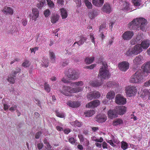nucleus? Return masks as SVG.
I'll return each mask as SVG.
<instances>
[{
    "label": "nucleus",
    "mask_w": 150,
    "mask_h": 150,
    "mask_svg": "<svg viewBox=\"0 0 150 150\" xmlns=\"http://www.w3.org/2000/svg\"><path fill=\"white\" fill-rule=\"evenodd\" d=\"M76 4H77V6L80 7L81 5V0H75Z\"/></svg>",
    "instance_id": "052dcab7"
},
{
    "label": "nucleus",
    "mask_w": 150,
    "mask_h": 150,
    "mask_svg": "<svg viewBox=\"0 0 150 150\" xmlns=\"http://www.w3.org/2000/svg\"><path fill=\"white\" fill-rule=\"evenodd\" d=\"M125 93L127 97H131L134 95L137 91L136 87L133 86H129L125 88Z\"/></svg>",
    "instance_id": "0eeeda50"
},
{
    "label": "nucleus",
    "mask_w": 150,
    "mask_h": 150,
    "mask_svg": "<svg viewBox=\"0 0 150 150\" xmlns=\"http://www.w3.org/2000/svg\"><path fill=\"white\" fill-rule=\"evenodd\" d=\"M32 15L31 17V19L32 20L35 21L37 20V19L39 17V12L38 9L36 8H33L32 9Z\"/></svg>",
    "instance_id": "ddd939ff"
},
{
    "label": "nucleus",
    "mask_w": 150,
    "mask_h": 150,
    "mask_svg": "<svg viewBox=\"0 0 150 150\" xmlns=\"http://www.w3.org/2000/svg\"><path fill=\"white\" fill-rule=\"evenodd\" d=\"M106 115L103 114H99L97 115L96 121L98 122H105L107 120Z\"/></svg>",
    "instance_id": "2eb2a0df"
},
{
    "label": "nucleus",
    "mask_w": 150,
    "mask_h": 150,
    "mask_svg": "<svg viewBox=\"0 0 150 150\" xmlns=\"http://www.w3.org/2000/svg\"><path fill=\"white\" fill-rule=\"evenodd\" d=\"M143 71L144 73H150V62H147L143 64Z\"/></svg>",
    "instance_id": "a211bd4d"
},
{
    "label": "nucleus",
    "mask_w": 150,
    "mask_h": 150,
    "mask_svg": "<svg viewBox=\"0 0 150 150\" xmlns=\"http://www.w3.org/2000/svg\"><path fill=\"white\" fill-rule=\"evenodd\" d=\"M118 67L120 70L125 71L129 68V64L126 61H123L119 64Z\"/></svg>",
    "instance_id": "9d476101"
},
{
    "label": "nucleus",
    "mask_w": 150,
    "mask_h": 150,
    "mask_svg": "<svg viewBox=\"0 0 150 150\" xmlns=\"http://www.w3.org/2000/svg\"><path fill=\"white\" fill-rule=\"evenodd\" d=\"M87 40V38L84 37L83 36H81L80 40L78 41L75 42L72 46H74L76 44H77L79 46H80L81 45L83 44Z\"/></svg>",
    "instance_id": "4be33fe9"
},
{
    "label": "nucleus",
    "mask_w": 150,
    "mask_h": 150,
    "mask_svg": "<svg viewBox=\"0 0 150 150\" xmlns=\"http://www.w3.org/2000/svg\"><path fill=\"white\" fill-rule=\"evenodd\" d=\"M143 51L142 46L139 44L135 45L133 47L129 49L126 52V55L128 56L137 55L141 52Z\"/></svg>",
    "instance_id": "39448f33"
},
{
    "label": "nucleus",
    "mask_w": 150,
    "mask_h": 150,
    "mask_svg": "<svg viewBox=\"0 0 150 150\" xmlns=\"http://www.w3.org/2000/svg\"><path fill=\"white\" fill-rule=\"evenodd\" d=\"M102 10L106 13H109L111 11V8L110 4H105L102 8Z\"/></svg>",
    "instance_id": "f3484780"
},
{
    "label": "nucleus",
    "mask_w": 150,
    "mask_h": 150,
    "mask_svg": "<svg viewBox=\"0 0 150 150\" xmlns=\"http://www.w3.org/2000/svg\"><path fill=\"white\" fill-rule=\"evenodd\" d=\"M67 104L69 106L73 108L79 107L80 105V103L76 101L69 102Z\"/></svg>",
    "instance_id": "393cba45"
},
{
    "label": "nucleus",
    "mask_w": 150,
    "mask_h": 150,
    "mask_svg": "<svg viewBox=\"0 0 150 150\" xmlns=\"http://www.w3.org/2000/svg\"><path fill=\"white\" fill-rule=\"evenodd\" d=\"M115 95V93L113 91H110L106 95V98L112 100L114 98Z\"/></svg>",
    "instance_id": "bb28decb"
},
{
    "label": "nucleus",
    "mask_w": 150,
    "mask_h": 150,
    "mask_svg": "<svg viewBox=\"0 0 150 150\" xmlns=\"http://www.w3.org/2000/svg\"><path fill=\"white\" fill-rule=\"evenodd\" d=\"M87 98L89 100H91L95 98L93 93V92L88 93L87 95Z\"/></svg>",
    "instance_id": "a19ab883"
},
{
    "label": "nucleus",
    "mask_w": 150,
    "mask_h": 150,
    "mask_svg": "<svg viewBox=\"0 0 150 150\" xmlns=\"http://www.w3.org/2000/svg\"><path fill=\"white\" fill-rule=\"evenodd\" d=\"M30 65V63L28 60H25L22 64V66L25 67H28Z\"/></svg>",
    "instance_id": "58836bf2"
},
{
    "label": "nucleus",
    "mask_w": 150,
    "mask_h": 150,
    "mask_svg": "<svg viewBox=\"0 0 150 150\" xmlns=\"http://www.w3.org/2000/svg\"><path fill=\"white\" fill-rule=\"evenodd\" d=\"M7 80L10 83L12 84H14L15 83V80L14 78L11 76H9L8 77V78L7 79Z\"/></svg>",
    "instance_id": "37998d69"
},
{
    "label": "nucleus",
    "mask_w": 150,
    "mask_h": 150,
    "mask_svg": "<svg viewBox=\"0 0 150 150\" xmlns=\"http://www.w3.org/2000/svg\"><path fill=\"white\" fill-rule=\"evenodd\" d=\"M95 113V111L93 110L86 111L84 112V115L85 116L87 117H90L93 115Z\"/></svg>",
    "instance_id": "7c9ffc66"
},
{
    "label": "nucleus",
    "mask_w": 150,
    "mask_h": 150,
    "mask_svg": "<svg viewBox=\"0 0 150 150\" xmlns=\"http://www.w3.org/2000/svg\"><path fill=\"white\" fill-rule=\"evenodd\" d=\"M143 60V57L141 55L137 56L133 60V63L134 65L137 66L142 64Z\"/></svg>",
    "instance_id": "4468645a"
},
{
    "label": "nucleus",
    "mask_w": 150,
    "mask_h": 150,
    "mask_svg": "<svg viewBox=\"0 0 150 150\" xmlns=\"http://www.w3.org/2000/svg\"><path fill=\"white\" fill-rule=\"evenodd\" d=\"M98 15L97 12L95 10L90 11L88 13V16L91 19H94Z\"/></svg>",
    "instance_id": "5701e85b"
},
{
    "label": "nucleus",
    "mask_w": 150,
    "mask_h": 150,
    "mask_svg": "<svg viewBox=\"0 0 150 150\" xmlns=\"http://www.w3.org/2000/svg\"><path fill=\"white\" fill-rule=\"evenodd\" d=\"M102 64V66L99 70L98 75V78L101 81L109 79L111 75L109 71L108 70V66L106 62H103Z\"/></svg>",
    "instance_id": "f03ea898"
},
{
    "label": "nucleus",
    "mask_w": 150,
    "mask_h": 150,
    "mask_svg": "<svg viewBox=\"0 0 150 150\" xmlns=\"http://www.w3.org/2000/svg\"><path fill=\"white\" fill-rule=\"evenodd\" d=\"M83 90L82 88L79 87L72 88L70 86H64L62 90H60V92L67 96H70V93H75L81 92Z\"/></svg>",
    "instance_id": "7ed1b4c3"
},
{
    "label": "nucleus",
    "mask_w": 150,
    "mask_h": 150,
    "mask_svg": "<svg viewBox=\"0 0 150 150\" xmlns=\"http://www.w3.org/2000/svg\"><path fill=\"white\" fill-rule=\"evenodd\" d=\"M107 28H106V26L105 24H103L101 25L99 28V31H103L105 30H106Z\"/></svg>",
    "instance_id": "de8ad7c7"
},
{
    "label": "nucleus",
    "mask_w": 150,
    "mask_h": 150,
    "mask_svg": "<svg viewBox=\"0 0 150 150\" xmlns=\"http://www.w3.org/2000/svg\"><path fill=\"white\" fill-rule=\"evenodd\" d=\"M134 5L136 6H139L140 5V0H132Z\"/></svg>",
    "instance_id": "a18cd8bd"
},
{
    "label": "nucleus",
    "mask_w": 150,
    "mask_h": 150,
    "mask_svg": "<svg viewBox=\"0 0 150 150\" xmlns=\"http://www.w3.org/2000/svg\"><path fill=\"white\" fill-rule=\"evenodd\" d=\"M144 86L145 87H148L150 86V79L144 83Z\"/></svg>",
    "instance_id": "774afa93"
},
{
    "label": "nucleus",
    "mask_w": 150,
    "mask_h": 150,
    "mask_svg": "<svg viewBox=\"0 0 150 150\" xmlns=\"http://www.w3.org/2000/svg\"><path fill=\"white\" fill-rule=\"evenodd\" d=\"M103 3L104 0H92V3L96 6H101Z\"/></svg>",
    "instance_id": "b1692460"
},
{
    "label": "nucleus",
    "mask_w": 150,
    "mask_h": 150,
    "mask_svg": "<svg viewBox=\"0 0 150 150\" xmlns=\"http://www.w3.org/2000/svg\"><path fill=\"white\" fill-rule=\"evenodd\" d=\"M35 102L36 103V104L41 108V102L37 98H35Z\"/></svg>",
    "instance_id": "8fccbe9b"
},
{
    "label": "nucleus",
    "mask_w": 150,
    "mask_h": 150,
    "mask_svg": "<svg viewBox=\"0 0 150 150\" xmlns=\"http://www.w3.org/2000/svg\"><path fill=\"white\" fill-rule=\"evenodd\" d=\"M90 38L91 39L92 42L93 43L95 44V38L93 36V35L92 33H90Z\"/></svg>",
    "instance_id": "13d9d810"
},
{
    "label": "nucleus",
    "mask_w": 150,
    "mask_h": 150,
    "mask_svg": "<svg viewBox=\"0 0 150 150\" xmlns=\"http://www.w3.org/2000/svg\"><path fill=\"white\" fill-rule=\"evenodd\" d=\"M69 142L71 144H73L75 143V140L74 138L71 137L69 139Z\"/></svg>",
    "instance_id": "338daca9"
},
{
    "label": "nucleus",
    "mask_w": 150,
    "mask_h": 150,
    "mask_svg": "<svg viewBox=\"0 0 150 150\" xmlns=\"http://www.w3.org/2000/svg\"><path fill=\"white\" fill-rule=\"evenodd\" d=\"M128 147L127 143L126 142L122 141L121 143V147L123 150L126 149Z\"/></svg>",
    "instance_id": "ea45409f"
},
{
    "label": "nucleus",
    "mask_w": 150,
    "mask_h": 150,
    "mask_svg": "<svg viewBox=\"0 0 150 150\" xmlns=\"http://www.w3.org/2000/svg\"><path fill=\"white\" fill-rule=\"evenodd\" d=\"M61 12V15L63 19H65L68 16L67 11L66 9L64 8H61L60 10Z\"/></svg>",
    "instance_id": "a878e982"
},
{
    "label": "nucleus",
    "mask_w": 150,
    "mask_h": 150,
    "mask_svg": "<svg viewBox=\"0 0 150 150\" xmlns=\"http://www.w3.org/2000/svg\"><path fill=\"white\" fill-rule=\"evenodd\" d=\"M21 69L19 68H17L16 69V71H13L12 73V74L13 76L15 77L16 74L19 73L21 71Z\"/></svg>",
    "instance_id": "c03bdc74"
},
{
    "label": "nucleus",
    "mask_w": 150,
    "mask_h": 150,
    "mask_svg": "<svg viewBox=\"0 0 150 150\" xmlns=\"http://www.w3.org/2000/svg\"><path fill=\"white\" fill-rule=\"evenodd\" d=\"M17 106L16 105H14L10 107L9 109V110L11 112H13L16 110Z\"/></svg>",
    "instance_id": "5fc2aeb1"
},
{
    "label": "nucleus",
    "mask_w": 150,
    "mask_h": 150,
    "mask_svg": "<svg viewBox=\"0 0 150 150\" xmlns=\"http://www.w3.org/2000/svg\"><path fill=\"white\" fill-rule=\"evenodd\" d=\"M45 63L44 62H43V63L42 64V65L45 67H47L48 66L49 63L47 60H46L45 61Z\"/></svg>",
    "instance_id": "bf43d9fd"
},
{
    "label": "nucleus",
    "mask_w": 150,
    "mask_h": 150,
    "mask_svg": "<svg viewBox=\"0 0 150 150\" xmlns=\"http://www.w3.org/2000/svg\"><path fill=\"white\" fill-rule=\"evenodd\" d=\"M56 115L60 118H63L65 117V114L64 113L61 112H59L58 110H56L55 111Z\"/></svg>",
    "instance_id": "473e14b6"
},
{
    "label": "nucleus",
    "mask_w": 150,
    "mask_h": 150,
    "mask_svg": "<svg viewBox=\"0 0 150 150\" xmlns=\"http://www.w3.org/2000/svg\"><path fill=\"white\" fill-rule=\"evenodd\" d=\"M146 21L144 18H137L129 22L128 24V26L131 29H137L144 31L145 30Z\"/></svg>",
    "instance_id": "f257e3e1"
},
{
    "label": "nucleus",
    "mask_w": 150,
    "mask_h": 150,
    "mask_svg": "<svg viewBox=\"0 0 150 150\" xmlns=\"http://www.w3.org/2000/svg\"><path fill=\"white\" fill-rule=\"evenodd\" d=\"M71 124L74 125L75 127H80L82 124L81 122H71Z\"/></svg>",
    "instance_id": "09e8293b"
},
{
    "label": "nucleus",
    "mask_w": 150,
    "mask_h": 150,
    "mask_svg": "<svg viewBox=\"0 0 150 150\" xmlns=\"http://www.w3.org/2000/svg\"><path fill=\"white\" fill-rule=\"evenodd\" d=\"M142 38V37L140 35L138 34L137 36L136 40L137 42H139Z\"/></svg>",
    "instance_id": "4d7b16f0"
},
{
    "label": "nucleus",
    "mask_w": 150,
    "mask_h": 150,
    "mask_svg": "<svg viewBox=\"0 0 150 150\" xmlns=\"http://www.w3.org/2000/svg\"><path fill=\"white\" fill-rule=\"evenodd\" d=\"M42 134V132H37L35 134V138L36 139H39Z\"/></svg>",
    "instance_id": "680f3d73"
},
{
    "label": "nucleus",
    "mask_w": 150,
    "mask_h": 150,
    "mask_svg": "<svg viewBox=\"0 0 150 150\" xmlns=\"http://www.w3.org/2000/svg\"><path fill=\"white\" fill-rule=\"evenodd\" d=\"M38 50V47H35L34 48H31L30 49V50H31V53L34 52L35 53V52L36 51Z\"/></svg>",
    "instance_id": "864d4df0"
},
{
    "label": "nucleus",
    "mask_w": 150,
    "mask_h": 150,
    "mask_svg": "<svg viewBox=\"0 0 150 150\" xmlns=\"http://www.w3.org/2000/svg\"><path fill=\"white\" fill-rule=\"evenodd\" d=\"M103 83L102 81H95L92 82L91 83V85L94 87H99Z\"/></svg>",
    "instance_id": "c756f323"
},
{
    "label": "nucleus",
    "mask_w": 150,
    "mask_h": 150,
    "mask_svg": "<svg viewBox=\"0 0 150 150\" xmlns=\"http://www.w3.org/2000/svg\"><path fill=\"white\" fill-rule=\"evenodd\" d=\"M44 14L45 17H47L50 15V11L49 9H47L44 11Z\"/></svg>",
    "instance_id": "49530a36"
},
{
    "label": "nucleus",
    "mask_w": 150,
    "mask_h": 150,
    "mask_svg": "<svg viewBox=\"0 0 150 150\" xmlns=\"http://www.w3.org/2000/svg\"><path fill=\"white\" fill-rule=\"evenodd\" d=\"M115 109L117 115H123L127 111V107L125 106H117Z\"/></svg>",
    "instance_id": "f8f14e48"
},
{
    "label": "nucleus",
    "mask_w": 150,
    "mask_h": 150,
    "mask_svg": "<svg viewBox=\"0 0 150 150\" xmlns=\"http://www.w3.org/2000/svg\"><path fill=\"white\" fill-rule=\"evenodd\" d=\"M96 64H91L89 66H87L85 67L87 69H93L94 67H96Z\"/></svg>",
    "instance_id": "6e6d98bb"
},
{
    "label": "nucleus",
    "mask_w": 150,
    "mask_h": 150,
    "mask_svg": "<svg viewBox=\"0 0 150 150\" xmlns=\"http://www.w3.org/2000/svg\"><path fill=\"white\" fill-rule=\"evenodd\" d=\"M95 58L92 57H86L85 59V62L87 64H89L92 63L94 60Z\"/></svg>",
    "instance_id": "2f4dec72"
},
{
    "label": "nucleus",
    "mask_w": 150,
    "mask_h": 150,
    "mask_svg": "<svg viewBox=\"0 0 150 150\" xmlns=\"http://www.w3.org/2000/svg\"><path fill=\"white\" fill-rule=\"evenodd\" d=\"M59 18V16L57 14H53L50 18L51 21L53 24L56 23Z\"/></svg>",
    "instance_id": "412c9836"
},
{
    "label": "nucleus",
    "mask_w": 150,
    "mask_h": 150,
    "mask_svg": "<svg viewBox=\"0 0 150 150\" xmlns=\"http://www.w3.org/2000/svg\"><path fill=\"white\" fill-rule=\"evenodd\" d=\"M134 35V33L133 31H127L123 33L122 37L125 40H129L131 39Z\"/></svg>",
    "instance_id": "1a4fd4ad"
},
{
    "label": "nucleus",
    "mask_w": 150,
    "mask_h": 150,
    "mask_svg": "<svg viewBox=\"0 0 150 150\" xmlns=\"http://www.w3.org/2000/svg\"><path fill=\"white\" fill-rule=\"evenodd\" d=\"M44 88L45 90L48 93L50 92V88L48 82H45L44 84Z\"/></svg>",
    "instance_id": "e433bc0d"
},
{
    "label": "nucleus",
    "mask_w": 150,
    "mask_h": 150,
    "mask_svg": "<svg viewBox=\"0 0 150 150\" xmlns=\"http://www.w3.org/2000/svg\"><path fill=\"white\" fill-rule=\"evenodd\" d=\"M84 2L87 8L89 9L92 8V6L91 3L88 0H84Z\"/></svg>",
    "instance_id": "f704fd0d"
},
{
    "label": "nucleus",
    "mask_w": 150,
    "mask_h": 150,
    "mask_svg": "<svg viewBox=\"0 0 150 150\" xmlns=\"http://www.w3.org/2000/svg\"><path fill=\"white\" fill-rule=\"evenodd\" d=\"M49 57L51 59L52 63H54L55 62V56L54 53L51 50L49 51Z\"/></svg>",
    "instance_id": "c85d7f7f"
},
{
    "label": "nucleus",
    "mask_w": 150,
    "mask_h": 150,
    "mask_svg": "<svg viewBox=\"0 0 150 150\" xmlns=\"http://www.w3.org/2000/svg\"><path fill=\"white\" fill-rule=\"evenodd\" d=\"M93 93L95 98H98L100 96V94L99 92L95 91L93 92Z\"/></svg>",
    "instance_id": "79ce46f5"
},
{
    "label": "nucleus",
    "mask_w": 150,
    "mask_h": 150,
    "mask_svg": "<svg viewBox=\"0 0 150 150\" xmlns=\"http://www.w3.org/2000/svg\"><path fill=\"white\" fill-rule=\"evenodd\" d=\"M65 51L66 52V54H71V50L69 48H66L65 49Z\"/></svg>",
    "instance_id": "e2e57ef3"
},
{
    "label": "nucleus",
    "mask_w": 150,
    "mask_h": 150,
    "mask_svg": "<svg viewBox=\"0 0 150 150\" xmlns=\"http://www.w3.org/2000/svg\"><path fill=\"white\" fill-rule=\"evenodd\" d=\"M114 85V82L112 81H109L107 84V86L108 87H113Z\"/></svg>",
    "instance_id": "603ef678"
},
{
    "label": "nucleus",
    "mask_w": 150,
    "mask_h": 150,
    "mask_svg": "<svg viewBox=\"0 0 150 150\" xmlns=\"http://www.w3.org/2000/svg\"><path fill=\"white\" fill-rule=\"evenodd\" d=\"M126 100V99L123 96L120 94L117 95L115 98V103L119 105L125 104L127 102Z\"/></svg>",
    "instance_id": "6e6552de"
},
{
    "label": "nucleus",
    "mask_w": 150,
    "mask_h": 150,
    "mask_svg": "<svg viewBox=\"0 0 150 150\" xmlns=\"http://www.w3.org/2000/svg\"><path fill=\"white\" fill-rule=\"evenodd\" d=\"M100 103V101L98 100H96L91 101L87 104L86 107L89 108H94L97 107Z\"/></svg>",
    "instance_id": "9b49d317"
},
{
    "label": "nucleus",
    "mask_w": 150,
    "mask_h": 150,
    "mask_svg": "<svg viewBox=\"0 0 150 150\" xmlns=\"http://www.w3.org/2000/svg\"><path fill=\"white\" fill-rule=\"evenodd\" d=\"M65 74L69 80H71L78 79L80 74L79 71L72 69H69L65 72Z\"/></svg>",
    "instance_id": "423d86ee"
},
{
    "label": "nucleus",
    "mask_w": 150,
    "mask_h": 150,
    "mask_svg": "<svg viewBox=\"0 0 150 150\" xmlns=\"http://www.w3.org/2000/svg\"><path fill=\"white\" fill-rule=\"evenodd\" d=\"M39 3L37 4V6L39 9H41L46 4L45 0H38Z\"/></svg>",
    "instance_id": "cd10ccee"
},
{
    "label": "nucleus",
    "mask_w": 150,
    "mask_h": 150,
    "mask_svg": "<svg viewBox=\"0 0 150 150\" xmlns=\"http://www.w3.org/2000/svg\"><path fill=\"white\" fill-rule=\"evenodd\" d=\"M22 24L24 26H25L27 23V21L26 19H23Z\"/></svg>",
    "instance_id": "69168bd1"
},
{
    "label": "nucleus",
    "mask_w": 150,
    "mask_h": 150,
    "mask_svg": "<svg viewBox=\"0 0 150 150\" xmlns=\"http://www.w3.org/2000/svg\"><path fill=\"white\" fill-rule=\"evenodd\" d=\"M142 47V49H146L150 45V41L149 40H143L141 43V44H140Z\"/></svg>",
    "instance_id": "6ab92c4d"
},
{
    "label": "nucleus",
    "mask_w": 150,
    "mask_h": 150,
    "mask_svg": "<svg viewBox=\"0 0 150 150\" xmlns=\"http://www.w3.org/2000/svg\"><path fill=\"white\" fill-rule=\"evenodd\" d=\"M83 84V82L82 81H78L72 83H71V86H74L76 85L77 86H82Z\"/></svg>",
    "instance_id": "72a5a7b5"
},
{
    "label": "nucleus",
    "mask_w": 150,
    "mask_h": 150,
    "mask_svg": "<svg viewBox=\"0 0 150 150\" xmlns=\"http://www.w3.org/2000/svg\"><path fill=\"white\" fill-rule=\"evenodd\" d=\"M130 42L131 44L134 45L137 43V42L135 39H133L130 41Z\"/></svg>",
    "instance_id": "0e129e2a"
},
{
    "label": "nucleus",
    "mask_w": 150,
    "mask_h": 150,
    "mask_svg": "<svg viewBox=\"0 0 150 150\" xmlns=\"http://www.w3.org/2000/svg\"><path fill=\"white\" fill-rule=\"evenodd\" d=\"M2 11L6 14H9L11 15H12L13 13V9L9 7H5L2 10Z\"/></svg>",
    "instance_id": "aec40b11"
},
{
    "label": "nucleus",
    "mask_w": 150,
    "mask_h": 150,
    "mask_svg": "<svg viewBox=\"0 0 150 150\" xmlns=\"http://www.w3.org/2000/svg\"><path fill=\"white\" fill-rule=\"evenodd\" d=\"M144 73L141 69L138 70L131 77L130 82L132 83H138L143 81Z\"/></svg>",
    "instance_id": "20e7f679"
},
{
    "label": "nucleus",
    "mask_w": 150,
    "mask_h": 150,
    "mask_svg": "<svg viewBox=\"0 0 150 150\" xmlns=\"http://www.w3.org/2000/svg\"><path fill=\"white\" fill-rule=\"evenodd\" d=\"M130 6V4L128 2L125 1L122 7V10H127Z\"/></svg>",
    "instance_id": "c9c22d12"
},
{
    "label": "nucleus",
    "mask_w": 150,
    "mask_h": 150,
    "mask_svg": "<svg viewBox=\"0 0 150 150\" xmlns=\"http://www.w3.org/2000/svg\"><path fill=\"white\" fill-rule=\"evenodd\" d=\"M47 4L49 8L52 9L54 8V4L51 0H46Z\"/></svg>",
    "instance_id": "4c0bfd02"
},
{
    "label": "nucleus",
    "mask_w": 150,
    "mask_h": 150,
    "mask_svg": "<svg viewBox=\"0 0 150 150\" xmlns=\"http://www.w3.org/2000/svg\"><path fill=\"white\" fill-rule=\"evenodd\" d=\"M78 137L79 139L81 142H83L85 140V138L83 137V135L81 134H79L78 135Z\"/></svg>",
    "instance_id": "3c124183"
},
{
    "label": "nucleus",
    "mask_w": 150,
    "mask_h": 150,
    "mask_svg": "<svg viewBox=\"0 0 150 150\" xmlns=\"http://www.w3.org/2000/svg\"><path fill=\"white\" fill-rule=\"evenodd\" d=\"M108 114L109 117L111 119L117 116V114L115 109L114 110H109L108 112Z\"/></svg>",
    "instance_id": "dca6fc26"
}]
</instances>
